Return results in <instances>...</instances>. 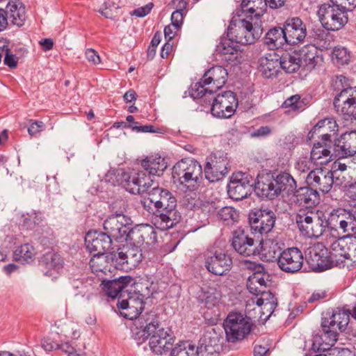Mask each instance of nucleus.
<instances>
[{"label":"nucleus","instance_id":"10","mask_svg":"<svg viewBox=\"0 0 356 356\" xmlns=\"http://www.w3.org/2000/svg\"><path fill=\"white\" fill-rule=\"evenodd\" d=\"M204 102L200 99V104L202 106H211V114L218 118H229L236 112L238 105V99L235 92L228 90L218 94L216 97H209Z\"/></svg>","mask_w":356,"mask_h":356},{"label":"nucleus","instance_id":"48","mask_svg":"<svg viewBox=\"0 0 356 356\" xmlns=\"http://www.w3.org/2000/svg\"><path fill=\"white\" fill-rule=\"evenodd\" d=\"M128 205L123 201H116L109 207L111 213L108 216L120 220L132 221L131 217L126 214Z\"/></svg>","mask_w":356,"mask_h":356},{"label":"nucleus","instance_id":"55","mask_svg":"<svg viewBox=\"0 0 356 356\" xmlns=\"http://www.w3.org/2000/svg\"><path fill=\"white\" fill-rule=\"evenodd\" d=\"M323 223V229L324 232L325 230L330 229L331 234L334 235V234L332 232H337V226L339 224L340 225V220H342L341 218L339 215L336 213L331 212L327 214V216L323 213L322 214Z\"/></svg>","mask_w":356,"mask_h":356},{"label":"nucleus","instance_id":"38","mask_svg":"<svg viewBox=\"0 0 356 356\" xmlns=\"http://www.w3.org/2000/svg\"><path fill=\"white\" fill-rule=\"evenodd\" d=\"M247 288L250 293L256 296H259V293L267 289V284L264 275L256 273L249 277L247 282Z\"/></svg>","mask_w":356,"mask_h":356},{"label":"nucleus","instance_id":"41","mask_svg":"<svg viewBox=\"0 0 356 356\" xmlns=\"http://www.w3.org/2000/svg\"><path fill=\"white\" fill-rule=\"evenodd\" d=\"M108 257L110 258L111 265L115 269H128L131 268L129 266V261L126 259L127 255L124 247L119 248L117 251H112L108 253Z\"/></svg>","mask_w":356,"mask_h":356},{"label":"nucleus","instance_id":"21","mask_svg":"<svg viewBox=\"0 0 356 356\" xmlns=\"http://www.w3.org/2000/svg\"><path fill=\"white\" fill-rule=\"evenodd\" d=\"M259 240L250 237L243 230H236L234 232L231 245L234 250L244 257L256 256L259 254Z\"/></svg>","mask_w":356,"mask_h":356},{"label":"nucleus","instance_id":"54","mask_svg":"<svg viewBox=\"0 0 356 356\" xmlns=\"http://www.w3.org/2000/svg\"><path fill=\"white\" fill-rule=\"evenodd\" d=\"M350 52L343 47H335L332 53L333 63L337 65L348 64L350 61Z\"/></svg>","mask_w":356,"mask_h":356},{"label":"nucleus","instance_id":"43","mask_svg":"<svg viewBox=\"0 0 356 356\" xmlns=\"http://www.w3.org/2000/svg\"><path fill=\"white\" fill-rule=\"evenodd\" d=\"M40 265L49 269L58 270L63 268L64 260L62 257L55 252H47L41 258Z\"/></svg>","mask_w":356,"mask_h":356},{"label":"nucleus","instance_id":"25","mask_svg":"<svg viewBox=\"0 0 356 356\" xmlns=\"http://www.w3.org/2000/svg\"><path fill=\"white\" fill-rule=\"evenodd\" d=\"M291 200L296 205L310 209L320 203L321 195L318 191L307 184L305 186L296 188Z\"/></svg>","mask_w":356,"mask_h":356},{"label":"nucleus","instance_id":"39","mask_svg":"<svg viewBox=\"0 0 356 356\" xmlns=\"http://www.w3.org/2000/svg\"><path fill=\"white\" fill-rule=\"evenodd\" d=\"M73 287L77 291L76 294L90 297L95 289V283L92 277H86L77 279L73 282Z\"/></svg>","mask_w":356,"mask_h":356},{"label":"nucleus","instance_id":"19","mask_svg":"<svg viewBox=\"0 0 356 356\" xmlns=\"http://www.w3.org/2000/svg\"><path fill=\"white\" fill-rule=\"evenodd\" d=\"M136 284L135 279L130 275H122L113 280L102 278V289L105 294L111 298H120L124 297L129 290L128 286H133Z\"/></svg>","mask_w":356,"mask_h":356},{"label":"nucleus","instance_id":"58","mask_svg":"<svg viewBox=\"0 0 356 356\" xmlns=\"http://www.w3.org/2000/svg\"><path fill=\"white\" fill-rule=\"evenodd\" d=\"M147 171L140 170L138 171V178H139V186L141 189V194L146 193V196L147 197V193L150 191L152 188H151L154 184V181L152 179L151 175L148 173L147 174Z\"/></svg>","mask_w":356,"mask_h":356},{"label":"nucleus","instance_id":"28","mask_svg":"<svg viewBox=\"0 0 356 356\" xmlns=\"http://www.w3.org/2000/svg\"><path fill=\"white\" fill-rule=\"evenodd\" d=\"M131 224L132 221L107 216L103 223L104 232L114 241H120L124 239V234Z\"/></svg>","mask_w":356,"mask_h":356},{"label":"nucleus","instance_id":"20","mask_svg":"<svg viewBox=\"0 0 356 356\" xmlns=\"http://www.w3.org/2000/svg\"><path fill=\"white\" fill-rule=\"evenodd\" d=\"M305 182L316 191L326 194L330 191L335 184V179L331 171L320 168L311 170L306 177Z\"/></svg>","mask_w":356,"mask_h":356},{"label":"nucleus","instance_id":"37","mask_svg":"<svg viewBox=\"0 0 356 356\" xmlns=\"http://www.w3.org/2000/svg\"><path fill=\"white\" fill-rule=\"evenodd\" d=\"M297 51L285 54L280 57V68L286 73H293L302 67Z\"/></svg>","mask_w":356,"mask_h":356},{"label":"nucleus","instance_id":"60","mask_svg":"<svg viewBox=\"0 0 356 356\" xmlns=\"http://www.w3.org/2000/svg\"><path fill=\"white\" fill-rule=\"evenodd\" d=\"M212 289L201 288L197 293L199 302L204 303L207 306L215 305L216 298L214 296Z\"/></svg>","mask_w":356,"mask_h":356},{"label":"nucleus","instance_id":"1","mask_svg":"<svg viewBox=\"0 0 356 356\" xmlns=\"http://www.w3.org/2000/svg\"><path fill=\"white\" fill-rule=\"evenodd\" d=\"M141 204L152 215L154 225L161 230L173 227L181 219L177 210V198L168 189L158 186L153 187L147 193V197L141 200Z\"/></svg>","mask_w":356,"mask_h":356},{"label":"nucleus","instance_id":"49","mask_svg":"<svg viewBox=\"0 0 356 356\" xmlns=\"http://www.w3.org/2000/svg\"><path fill=\"white\" fill-rule=\"evenodd\" d=\"M196 348L197 356H219L220 346L217 343L212 344L211 341H207L206 339Z\"/></svg>","mask_w":356,"mask_h":356},{"label":"nucleus","instance_id":"29","mask_svg":"<svg viewBox=\"0 0 356 356\" xmlns=\"http://www.w3.org/2000/svg\"><path fill=\"white\" fill-rule=\"evenodd\" d=\"M280 69V56L275 52L266 54L259 59L258 70L266 79L277 77Z\"/></svg>","mask_w":356,"mask_h":356},{"label":"nucleus","instance_id":"26","mask_svg":"<svg viewBox=\"0 0 356 356\" xmlns=\"http://www.w3.org/2000/svg\"><path fill=\"white\" fill-rule=\"evenodd\" d=\"M254 191L261 198L273 200L278 195L276 180L272 173L258 175L257 182H254Z\"/></svg>","mask_w":356,"mask_h":356},{"label":"nucleus","instance_id":"47","mask_svg":"<svg viewBox=\"0 0 356 356\" xmlns=\"http://www.w3.org/2000/svg\"><path fill=\"white\" fill-rule=\"evenodd\" d=\"M282 108L288 109L286 111V113L290 112L299 113L305 110V104L299 95H295L287 98L282 103Z\"/></svg>","mask_w":356,"mask_h":356},{"label":"nucleus","instance_id":"30","mask_svg":"<svg viewBox=\"0 0 356 356\" xmlns=\"http://www.w3.org/2000/svg\"><path fill=\"white\" fill-rule=\"evenodd\" d=\"M259 243V254L261 259L266 262H273L276 261L277 262L279 257L282 254L283 243H280L276 239L266 238L261 239Z\"/></svg>","mask_w":356,"mask_h":356},{"label":"nucleus","instance_id":"57","mask_svg":"<svg viewBox=\"0 0 356 356\" xmlns=\"http://www.w3.org/2000/svg\"><path fill=\"white\" fill-rule=\"evenodd\" d=\"M143 245H154L157 241V233L152 225L143 224Z\"/></svg>","mask_w":356,"mask_h":356},{"label":"nucleus","instance_id":"62","mask_svg":"<svg viewBox=\"0 0 356 356\" xmlns=\"http://www.w3.org/2000/svg\"><path fill=\"white\" fill-rule=\"evenodd\" d=\"M105 8L100 9L99 13L106 18L112 20L118 19V6L114 3H105Z\"/></svg>","mask_w":356,"mask_h":356},{"label":"nucleus","instance_id":"13","mask_svg":"<svg viewBox=\"0 0 356 356\" xmlns=\"http://www.w3.org/2000/svg\"><path fill=\"white\" fill-rule=\"evenodd\" d=\"M276 216L268 209L254 208L248 213V222L252 233L261 235L269 233L275 226Z\"/></svg>","mask_w":356,"mask_h":356},{"label":"nucleus","instance_id":"33","mask_svg":"<svg viewBox=\"0 0 356 356\" xmlns=\"http://www.w3.org/2000/svg\"><path fill=\"white\" fill-rule=\"evenodd\" d=\"M262 40L264 44L270 50L283 48L285 44H288L284 26H275L270 29Z\"/></svg>","mask_w":356,"mask_h":356},{"label":"nucleus","instance_id":"34","mask_svg":"<svg viewBox=\"0 0 356 356\" xmlns=\"http://www.w3.org/2000/svg\"><path fill=\"white\" fill-rule=\"evenodd\" d=\"M92 272L98 277H103L111 273V265L108 254H93L90 261Z\"/></svg>","mask_w":356,"mask_h":356},{"label":"nucleus","instance_id":"52","mask_svg":"<svg viewBox=\"0 0 356 356\" xmlns=\"http://www.w3.org/2000/svg\"><path fill=\"white\" fill-rule=\"evenodd\" d=\"M129 174L130 172H126L123 169H118L107 175L106 179L113 186L119 185L125 188Z\"/></svg>","mask_w":356,"mask_h":356},{"label":"nucleus","instance_id":"44","mask_svg":"<svg viewBox=\"0 0 356 356\" xmlns=\"http://www.w3.org/2000/svg\"><path fill=\"white\" fill-rule=\"evenodd\" d=\"M123 247L127 255L126 259L129 261L130 268L137 266L143 259L141 248L131 245V244H128V243H126V245H124Z\"/></svg>","mask_w":356,"mask_h":356},{"label":"nucleus","instance_id":"40","mask_svg":"<svg viewBox=\"0 0 356 356\" xmlns=\"http://www.w3.org/2000/svg\"><path fill=\"white\" fill-rule=\"evenodd\" d=\"M217 217L226 225H233L239 220L240 213L234 207L225 206L217 213Z\"/></svg>","mask_w":356,"mask_h":356},{"label":"nucleus","instance_id":"35","mask_svg":"<svg viewBox=\"0 0 356 356\" xmlns=\"http://www.w3.org/2000/svg\"><path fill=\"white\" fill-rule=\"evenodd\" d=\"M141 165L149 175L159 177L168 167L165 159L161 156H147L141 161Z\"/></svg>","mask_w":356,"mask_h":356},{"label":"nucleus","instance_id":"42","mask_svg":"<svg viewBox=\"0 0 356 356\" xmlns=\"http://www.w3.org/2000/svg\"><path fill=\"white\" fill-rule=\"evenodd\" d=\"M342 136L341 135L339 138L334 137L332 140H330V150L331 154L330 157L334 156V158H337L339 159L347 158L352 156L350 152H348L347 146L345 145V143H342Z\"/></svg>","mask_w":356,"mask_h":356},{"label":"nucleus","instance_id":"32","mask_svg":"<svg viewBox=\"0 0 356 356\" xmlns=\"http://www.w3.org/2000/svg\"><path fill=\"white\" fill-rule=\"evenodd\" d=\"M4 12L6 13L8 22L21 27L26 19V7L19 0H10Z\"/></svg>","mask_w":356,"mask_h":356},{"label":"nucleus","instance_id":"3","mask_svg":"<svg viewBox=\"0 0 356 356\" xmlns=\"http://www.w3.org/2000/svg\"><path fill=\"white\" fill-rule=\"evenodd\" d=\"M263 33L262 22L252 15H247L237 23L230 22L227 28V37H222L217 45V51L223 55H233L239 51L238 44L247 45L253 44Z\"/></svg>","mask_w":356,"mask_h":356},{"label":"nucleus","instance_id":"11","mask_svg":"<svg viewBox=\"0 0 356 356\" xmlns=\"http://www.w3.org/2000/svg\"><path fill=\"white\" fill-rule=\"evenodd\" d=\"M223 326L227 341L236 343L248 337L252 324L249 317L238 312H232L225 318Z\"/></svg>","mask_w":356,"mask_h":356},{"label":"nucleus","instance_id":"9","mask_svg":"<svg viewBox=\"0 0 356 356\" xmlns=\"http://www.w3.org/2000/svg\"><path fill=\"white\" fill-rule=\"evenodd\" d=\"M317 14L323 28L327 31H339L348 22L347 8L332 1L321 5Z\"/></svg>","mask_w":356,"mask_h":356},{"label":"nucleus","instance_id":"4","mask_svg":"<svg viewBox=\"0 0 356 356\" xmlns=\"http://www.w3.org/2000/svg\"><path fill=\"white\" fill-rule=\"evenodd\" d=\"M350 316L349 309L337 307L333 309L329 318H321V329L312 337V349L317 351L330 350L338 340L339 334L347 329Z\"/></svg>","mask_w":356,"mask_h":356},{"label":"nucleus","instance_id":"8","mask_svg":"<svg viewBox=\"0 0 356 356\" xmlns=\"http://www.w3.org/2000/svg\"><path fill=\"white\" fill-rule=\"evenodd\" d=\"M334 255V251L330 252L323 243H317L308 249L305 259L314 272H323L334 266L343 268V261Z\"/></svg>","mask_w":356,"mask_h":356},{"label":"nucleus","instance_id":"46","mask_svg":"<svg viewBox=\"0 0 356 356\" xmlns=\"http://www.w3.org/2000/svg\"><path fill=\"white\" fill-rule=\"evenodd\" d=\"M143 224L136 226L133 228L128 227V230L124 234V239L126 243L141 248L143 245Z\"/></svg>","mask_w":356,"mask_h":356},{"label":"nucleus","instance_id":"53","mask_svg":"<svg viewBox=\"0 0 356 356\" xmlns=\"http://www.w3.org/2000/svg\"><path fill=\"white\" fill-rule=\"evenodd\" d=\"M22 217L24 218L22 226L30 230H38V227L43 220L40 213L35 211L27 213L26 215L23 214Z\"/></svg>","mask_w":356,"mask_h":356},{"label":"nucleus","instance_id":"12","mask_svg":"<svg viewBox=\"0 0 356 356\" xmlns=\"http://www.w3.org/2000/svg\"><path fill=\"white\" fill-rule=\"evenodd\" d=\"M323 212L300 209L296 216V222L301 234L308 238H318L324 233Z\"/></svg>","mask_w":356,"mask_h":356},{"label":"nucleus","instance_id":"22","mask_svg":"<svg viewBox=\"0 0 356 356\" xmlns=\"http://www.w3.org/2000/svg\"><path fill=\"white\" fill-rule=\"evenodd\" d=\"M113 241L107 234L98 230H90L85 236L86 249L92 254H108Z\"/></svg>","mask_w":356,"mask_h":356},{"label":"nucleus","instance_id":"6","mask_svg":"<svg viewBox=\"0 0 356 356\" xmlns=\"http://www.w3.org/2000/svg\"><path fill=\"white\" fill-rule=\"evenodd\" d=\"M228 72L220 65H216L206 71L200 81L191 85L189 93L193 99L205 102L207 95H213L227 82Z\"/></svg>","mask_w":356,"mask_h":356},{"label":"nucleus","instance_id":"23","mask_svg":"<svg viewBox=\"0 0 356 356\" xmlns=\"http://www.w3.org/2000/svg\"><path fill=\"white\" fill-rule=\"evenodd\" d=\"M304 257L298 248H289L282 251L277 262L279 268L288 273H296L302 267Z\"/></svg>","mask_w":356,"mask_h":356},{"label":"nucleus","instance_id":"64","mask_svg":"<svg viewBox=\"0 0 356 356\" xmlns=\"http://www.w3.org/2000/svg\"><path fill=\"white\" fill-rule=\"evenodd\" d=\"M312 37L317 42H323V44L322 45L323 47H326V46L329 44H327L326 41L329 37V33L322 28L312 29Z\"/></svg>","mask_w":356,"mask_h":356},{"label":"nucleus","instance_id":"7","mask_svg":"<svg viewBox=\"0 0 356 356\" xmlns=\"http://www.w3.org/2000/svg\"><path fill=\"white\" fill-rule=\"evenodd\" d=\"M134 292L127 291V298H118L117 307L120 314L129 320H137L145 308V301L152 295L147 284L136 283Z\"/></svg>","mask_w":356,"mask_h":356},{"label":"nucleus","instance_id":"45","mask_svg":"<svg viewBox=\"0 0 356 356\" xmlns=\"http://www.w3.org/2000/svg\"><path fill=\"white\" fill-rule=\"evenodd\" d=\"M330 145L328 141L323 140L314 143L310 154L311 159L316 161L323 157H330Z\"/></svg>","mask_w":356,"mask_h":356},{"label":"nucleus","instance_id":"36","mask_svg":"<svg viewBox=\"0 0 356 356\" xmlns=\"http://www.w3.org/2000/svg\"><path fill=\"white\" fill-rule=\"evenodd\" d=\"M278 195L285 192L287 195L293 193L297 188V184L293 177L287 172H282L275 177Z\"/></svg>","mask_w":356,"mask_h":356},{"label":"nucleus","instance_id":"61","mask_svg":"<svg viewBox=\"0 0 356 356\" xmlns=\"http://www.w3.org/2000/svg\"><path fill=\"white\" fill-rule=\"evenodd\" d=\"M342 136V143H345L351 156L356 154V131L346 132Z\"/></svg>","mask_w":356,"mask_h":356},{"label":"nucleus","instance_id":"24","mask_svg":"<svg viewBox=\"0 0 356 356\" xmlns=\"http://www.w3.org/2000/svg\"><path fill=\"white\" fill-rule=\"evenodd\" d=\"M283 26L288 44H297L302 42L307 35V26L299 17L287 19Z\"/></svg>","mask_w":356,"mask_h":356},{"label":"nucleus","instance_id":"56","mask_svg":"<svg viewBox=\"0 0 356 356\" xmlns=\"http://www.w3.org/2000/svg\"><path fill=\"white\" fill-rule=\"evenodd\" d=\"M259 0H243L241 7L243 11H248L254 18L260 19L261 16L266 8H257Z\"/></svg>","mask_w":356,"mask_h":356},{"label":"nucleus","instance_id":"2","mask_svg":"<svg viewBox=\"0 0 356 356\" xmlns=\"http://www.w3.org/2000/svg\"><path fill=\"white\" fill-rule=\"evenodd\" d=\"M149 338V347L156 355L168 352L175 342L172 330L161 327L159 316L152 312H147L136 320L135 326L131 329V339L138 346Z\"/></svg>","mask_w":356,"mask_h":356},{"label":"nucleus","instance_id":"31","mask_svg":"<svg viewBox=\"0 0 356 356\" xmlns=\"http://www.w3.org/2000/svg\"><path fill=\"white\" fill-rule=\"evenodd\" d=\"M296 51L302 67L307 70L314 69L323 60L318 48L314 44H307Z\"/></svg>","mask_w":356,"mask_h":356},{"label":"nucleus","instance_id":"51","mask_svg":"<svg viewBox=\"0 0 356 356\" xmlns=\"http://www.w3.org/2000/svg\"><path fill=\"white\" fill-rule=\"evenodd\" d=\"M34 248L29 243L22 245L14 252V257L16 260L29 262L35 256Z\"/></svg>","mask_w":356,"mask_h":356},{"label":"nucleus","instance_id":"59","mask_svg":"<svg viewBox=\"0 0 356 356\" xmlns=\"http://www.w3.org/2000/svg\"><path fill=\"white\" fill-rule=\"evenodd\" d=\"M139 180L138 172H130L124 189L131 194H141Z\"/></svg>","mask_w":356,"mask_h":356},{"label":"nucleus","instance_id":"16","mask_svg":"<svg viewBox=\"0 0 356 356\" xmlns=\"http://www.w3.org/2000/svg\"><path fill=\"white\" fill-rule=\"evenodd\" d=\"M331 250L334 251V257L343 261L344 268L349 265L356 264V239L350 234L339 237L332 243Z\"/></svg>","mask_w":356,"mask_h":356},{"label":"nucleus","instance_id":"27","mask_svg":"<svg viewBox=\"0 0 356 356\" xmlns=\"http://www.w3.org/2000/svg\"><path fill=\"white\" fill-rule=\"evenodd\" d=\"M339 126L333 118H325L319 120L309 131L307 138L312 140L317 132L321 134V140H330L337 137Z\"/></svg>","mask_w":356,"mask_h":356},{"label":"nucleus","instance_id":"17","mask_svg":"<svg viewBox=\"0 0 356 356\" xmlns=\"http://www.w3.org/2000/svg\"><path fill=\"white\" fill-rule=\"evenodd\" d=\"M336 111L346 120H356V88H346L338 93L333 101Z\"/></svg>","mask_w":356,"mask_h":356},{"label":"nucleus","instance_id":"15","mask_svg":"<svg viewBox=\"0 0 356 356\" xmlns=\"http://www.w3.org/2000/svg\"><path fill=\"white\" fill-rule=\"evenodd\" d=\"M253 185V178L249 174L242 172L233 173L227 184V194L234 200H242L251 194Z\"/></svg>","mask_w":356,"mask_h":356},{"label":"nucleus","instance_id":"50","mask_svg":"<svg viewBox=\"0 0 356 356\" xmlns=\"http://www.w3.org/2000/svg\"><path fill=\"white\" fill-rule=\"evenodd\" d=\"M171 356H197L195 346L188 341L177 344L171 350Z\"/></svg>","mask_w":356,"mask_h":356},{"label":"nucleus","instance_id":"5","mask_svg":"<svg viewBox=\"0 0 356 356\" xmlns=\"http://www.w3.org/2000/svg\"><path fill=\"white\" fill-rule=\"evenodd\" d=\"M172 177L181 190L187 192L197 191L202 180V165L196 160L185 158L177 162L172 168Z\"/></svg>","mask_w":356,"mask_h":356},{"label":"nucleus","instance_id":"14","mask_svg":"<svg viewBox=\"0 0 356 356\" xmlns=\"http://www.w3.org/2000/svg\"><path fill=\"white\" fill-rule=\"evenodd\" d=\"M229 160L227 154L217 151L207 158L204 165L205 177L210 182H215L222 179L229 172Z\"/></svg>","mask_w":356,"mask_h":356},{"label":"nucleus","instance_id":"18","mask_svg":"<svg viewBox=\"0 0 356 356\" xmlns=\"http://www.w3.org/2000/svg\"><path fill=\"white\" fill-rule=\"evenodd\" d=\"M204 257L206 268L213 275H225L232 268V259L224 252L207 250L204 252Z\"/></svg>","mask_w":356,"mask_h":356},{"label":"nucleus","instance_id":"63","mask_svg":"<svg viewBox=\"0 0 356 356\" xmlns=\"http://www.w3.org/2000/svg\"><path fill=\"white\" fill-rule=\"evenodd\" d=\"M338 159L335 161L331 167V169L329 171H331L332 174L334 175V178L335 179V184L340 185L342 183L339 182V175H338L339 172H344L347 169V165L345 163H341Z\"/></svg>","mask_w":356,"mask_h":356}]
</instances>
